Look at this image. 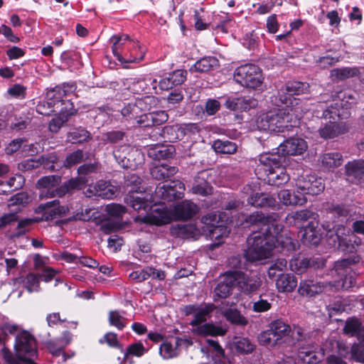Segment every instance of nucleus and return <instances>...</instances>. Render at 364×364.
<instances>
[{"label": "nucleus", "instance_id": "nucleus-64", "mask_svg": "<svg viewBox=\"0 0 364 364\" xmlns=\"http://www.w3.org/2000/svg\"><path fill=\"white\" fill-rule=\"evenodd\" d=\"M57 156L54 154H49L48 156H43L39 159V165L49 171L55 170V164L57 163Z\"/></svg>", "mask_w": 364, "mask_h": 364}, {"label": "nucleus", "instance_id": "nucleus-27", "mask_svg": "<svg viewBox=\"0 0 364 364\" xmlns=\"http://www.w3.org/2000/svg\"><path fill=\"white\" fill-rule=\"evenodd\" d=\"M347 131L348 127L345 123L331 122L321 127L318 129V133L321 138L328 139L345 134Z\"/></svg>", "mask_w": 364, "mask_h": 364}, {"label": "nucleus", "instance_id": "nucleus-8", "mask_svg": "<svg viewBox=\"0 0 364 364\" xmlns=\"http://www.w3.org/2000/svg\"><path fill=\"white\" fill-rule=\"evenodd\" d=\"M234 79L242 86L253 89L260 86L263 81L262 70L253 64H245L236 68Z\"/></svg>", "mask_w": 364, "mask_h": 364}, {"label": "nucleus", "instance_id": "nucleus-9", "mask_svg": "<svg viewBox=\"0 0 364 364\" xmlns=\"http://www.w3.org/2000/svg\"><path fill=\"white\" fill-rule=\"evenodd\" d=\"M114 156L123 168H133L143 161L141 152L129 146H122L114 151Z\"/></svg>", "mask_w": 364, "mask_h": 364}, {"label": "nucleus", "instance_id": "nucleus-63", "mask_svg": "<svg viewBox=\"0 0 364 364\" xmlns=\"http://www.w3.org/2000/svg\"><path fill=\"white\" fill-rule=\"evenodd\" d=\"M272 308V303L262 296H259V300L253 302L252 309L255 312L262 313L269 311Z\"/></svg>", "mask_w": 364, "mask_h": 364}, {"label": "nucleus", "instance_id": "nucleus-56", "mask_svg": "<svg viewBox=\"0 0 364 364\" xmlns=\"http://www.w3.org/2000/svg\"><path fill=\"white\" fill-rule=\"evenodd\" d=\"M362 328L360 321L357 318H352L346 321L343 331L346 334L351 336H357V333H358V331H360Z\"/></svg>", "mask_w": 364, "mask_h": 364}, {"label": "nucleus", "instance_id": "nucleus-10", "mask_svg": "<svg viewBox=\"0 0 364 364\" xmlns=\"http://www.w3.org/2000/svg\"><path fill=\"white\" fill-rule=\"evenodd\" d=\"M111 41L113 43V46L112 48V52L114 55L117 57V60L120 61L122 63H137L144 59V53L142 51L140 52L139 56L134 55V54L132 52L129 56L126 58L117 53L118 48H119V47L122 45H124L126 42H128L130 44H132V46L134 50H136V48L140 49L139 43L131 40L128 35L114 36L111 38Z\"/></svg>", "mask_w": 364, "mask_h": 364}, {"label": "nucleus", "instance_id": "nucleus-37", "mask_svg": "<svg viewBox=\"0 0 364 364\" xmlns=\"http://www.w3.org/2000/svg\"><path fill=\"white\" fill-rule=\"evenodd\" d=\"M176 172V167L166 164L154 166L150 170L151 176L156 180H165L173 176Z\"/></svg>", "mask_w": 364, "mask_h": 364}, {"label": "nucleus", "instance_id": "nucleus-11", "mask_svg": "<svg viewBox=\"0 0 364 364\" xmlns=\"http://www.w3.org/2000/svg\"><path fill=\"white\" fill-rule=\"evenodd\" d=\"M68 209L60 205L58 200H53L45 203L40 204L36 208V213L42 214L41 218H36V222L50 221L57 218H61L66 215Z\"/></svg>", "mask_w": 364, "mask_h": 364}, {"label": "nucleus", "instance_id": "nucleus-45", "mask_svg": "<svg viewBox=\"0 0 364 364\" xmlns=\"http://www.w3.org/2000/svg\"><path fill=\"white\" fill-rule=\"evenodd\" d=\"M282 160V157L275 154H262L259 159L260 164L264 166V171L268 168L282 167L281 166Z\"/></svg>", "mask_w": 364, "mask_h": 364}, {"label": "nucleus", "instance_id": "nucleus-29", "mask_svg": "<svg viewBox=\"0 0 364 364\" xmlns=\"http://www.w3.org/2000/svg\"><path fill=\"white\" fill-rule=\"evenodd\" d=\"M348 97V99L351 100L353 99V96L350 93H348V92H340L338 93V99L341 100V102H335L336 107H333V106L331 105L330 107H328L323 111V117L325 119H329L336 120V117H339L340 112L338 109V107H343L346 106L347 103H349L348 100H345L346 97ZM351 104V102H350Z\"/></svg>", "mask_w": 364, "mask_h": 364}, {"label": "nucleus", "instance_id": "nucleus-4", "mask_svg": "<svg viewBox=\"0 0 364 364\" xmlns=\"http://www.w3.org/2000/svg\"><path fill=\"white\" fill-rule=\"evenodd\" d=\"M215 308L213 304L203 303L199 305L196 314L190 323L193 333L201 336L225 335L226 331L222 327L205 323Z\"/></svg>", "mask_w": 364, "mask_h": 364}, {"label": "nucleus", "instance_id": "nucleus-31", "mask_svg": "<svg viewBox=\"0 0 364 364\" xmlns=\"http://www.w3.org/2000/svg\"><path fill=\"white\" fill-rule=\"evenodd\" d=\"M14 286L23 284L29 293L38 291L40 280L38 274L29 273L26 277H19L13 280Z\"/></svg>", "mask_w": 364, "mask_h": 364}, {"label": "nucleus", "instance_id": "nucleus-46", "mask_svg": "<svg viewBox=\"0 0 364 364\" xmlns=\"http://www.w3.org/2000/svg\"><path fill=\"white\" fill-rule=\"evenodd\" d=\"M360 261V257H353L346 259H343L337 261L334 264V270L332 272H336L338 275L342 277L346 272L348 268L352 264H354Z\"/></svg>", "mask_w": 364, "mask_h": 364}, {"label": "nucleus", "instance_id": "nucleus-12", "mask_svg": "<svg viewBox=\"0 0 364 364\" xmlns=\"http://www.w3.org/2000/svg\"><path fill=\"white\" fill-rule=\"evenodd\" d=\"M185 185L178 180L172 181L168 184L159 186L155 190L153 198H160L164 200L171 201L173 200L181 198L183 196ZM154 203H156L155 200Z\"/></svg>", "mask_w": 364, "mask_h": 364}, {"label": "nucleus", "instance_id": "nucleus-18", "mask_svg": "<svg viewBox=\"0 0 364 364\" xmlns=\"http://www.w3.org/2000/svg\"><path fill=\"white\" fill-rule=\"evenodd\" d=\"M283 226L279 222L277 214L268 215V223H265L262 232H259L264 237L270 240L274 245V241H279V237Z\"/></svg>", "mask_w": 364, "mask_h": 364}, {"label": "nucleus", "instance_id": "nucleus-20", "mask_svg": "<svg viewBox=\"0 0 364 364\" xmlns=\"http://www.w3.org/2000/svg\"><path fill=\"white\" fill-rule=\"evenodd\" d=\"M147 222L156 225H162L171 223L173 219L172 207L161 205L154 209L146 218Z\"/></svg>", "mask_w": 364, "mask_h": 364}, {"label": "nucleus", "instance_id": "nucleus-24", "mask_svg": "<svg viewBox=\"0 0 364 364\" xmlns=\"http://www.w3.org/2000/svg\"><path fill=\"white\" fill-rule=\"evenodd\" d=\"M203 232L213 241V242L208 246L209 249L211 250L222 245L224 242L223 238L227 237L229 234V231L223 224L204 230Z\"/></svg>", "mask_w": 364, "mask_h": 364}, {"label": "nucleus", "instance_id": "nucleus-60", "mask_svg": "<svg viewBox=\"0 0 364 364\" xmlns=\"http://www.w3.org/2000/svg\"><path fill=\"white\" fill-rule=\"evenodd\" d=\"M152 272L151 267H146L143 269L132 272L129 277L136 282H141L150 278V274Z\"/></svg>", "mask_w": 364, "mask_h": 364}, {"label": "nucleus", "instance_id": "nucleus-35", "mask_svg": "<svg viewBox=\"0 0 364 364\" xmlns=\"http://www.w3.org/2000/svg\"><path fill=\"white\" fill-rule=\"evenodd\" d=\"M319 161L323 167L328 169H334L342 165L343 158L339 152H328L322 154Z\"/></svg>", "mask_w": 364, "mask_h": 364}, {"label": "nucleus", "instance_id": "nucleus-41", "mask_svg": "<svg viewBox=\"0 0 364 364\" xmlns=\"http://www.w3.org/2000/svg\"><path fill=\"white\" fill-rule=\"evenodd\" d=\"M191 191L193 194L206 196L212 194L213 188L205 180L203 173H201L195 178V183H193Z\"/></svg>", "mask_w": 364, "mask_h": 364}, {"label": "nucleus", "instance_id": "nucleus-52", "mask_svg": "<svg viewBox=\"0 0 364 364\" xmlns=\"http://www.w3.org/2000/svg\"><path fill=\"white\" fill-rule=\"evenodd\" d=\"M202 223L204 224L203 231L209 228H214V226L220 225L223 223V220L220 215L216 213H210L202 218Z\"/></svg>", "mask_w": 364, "mask_h": 364}, {"label": "nucleus", "instance_id": "nucleus-7", "mask_svg": "<svg viewBox=\"0 0 364 364\" xmlns=\"http://www.w3.org/2000/svg\"><path fill=\"white\" fill-rule=\"evenodd\" d=\"M347 279L334 280L333 282H319L313 279L304 280L300 282L299 293L301 296H313L323 291H337L347 289L349 285H346Z\"/></svg>", "mask_w": 364, "mask_h": 364}, {"label": "nucleus", "instance_id": "nucleus-23", "mask_svg": "<svg viewBox=\"0 0 364 364\" xmlns=\"http://www.w3.org/2000/svg\"><path fill=\"white\" fill-rule=\"evenodd\" d=\"M63 89L67 90L66 92H73L75 90V86L73 85H68V88L65 89V86ZM67 94V93H65ZM66 95H64L65 96ZM63 95L60 99H55V112H58L60 116L68 119V117L73 115L75 112L74 105L70 100H63Z\"/></svg>", "mask_w": 364, "mask_h": 364}, {"label": "nucleus", "instance_id": "nucleus-32", "mask_svg": "<svg viewBox=\"0 0 364 364\" xmlns=\"http://www.w3.org/2000/svg\"><path fill=\"white\" fill-rule=\"evenodd\" d=\"M278 198L285 205H302L307 200L306 196L300 195L296 191L291 193L289 190L280 191Z\"/></svg>", "mask_w": 364, "mask_h": 364}, {"label": "nucleus", "instance_id": "nucleus-1", "mask_svg": "<svg viewBox=\"0 0 364 364\" xmlns=\"http://www.w3.org/2000/svg\"><path fill=\"white\" fill-rule=\"evenodd\" d=\"M295 107L286 106L282 109L271 110L262 114L257 120V127L270 132H282L291 127L297 126L299 121L305 112L299 102L293 100Z\"/></svg>", "mask_w": 364, "mask_h": 364}, {"label": "nucleus", "instance_id": "nucleus-55", "mask_svg": "<svg viewBox=\"0 0 364 364\" xmlns=\"http://www.w3.org/2000/svg\"><path fill=\"white\" fill-rule=\"evenodd\" d=\"M235 348L237 351L242 353H250L255 349V345L247 338L237 339L235 343Z\"/></svg>", "mask_w": 364, "mask_h": 364}, {"label": "nucleus", "instance_id": "nucleus-43", "mask_svg": "<svg viewBox=\"0 0 364 364\" xmlns=\"http://www.w3.org/2000/svg\"><path fill=\"white\" fill-rule=\"evenodd\" d=\"M359 70L357 68H342L333 69L331 71V77L333 80H344L359 75Z\"/></svg>", "mask_w": 364, "mask_h": 364}, {"label": "nucleus", "instance_id": "nucleus-44", "mask_svg": "<svg viewBox=\"0 0 364 364\" xmlns=\"http://www.w3.org/2000/svg\"><path fill=\"white\" fill-rule=\"evenodd\" d=\"M213 148L217 153L223 154H234L237 151V145L228 140H215L213 142Z\"/></svg>", "mask_w": 364, "mask_h": 364}, {"label": "nucleus", "instance_id": "nucleus-49", "mask_svg": "<svg viewBox=\"0 0 364 364\" xmlns=\"http://www.w3.org/2000/svg\"><path fill=\"white\" fill-rule=\"evenodd\" d=\"M245 222L250 225L257 226L262 230L265 223H268V215H265L262 212L256 211L249 215L246 218Z\"/></svg>", "mask_w": 364, "mask_h": 364}, {"label": "nucleus", "instance_id": "nucleus-53", "mask_svg": "<svg viewBox=\"0 0 364 364\" xmlns=\"http://www.w3.org/2000/svg\"><path fill=\"white\" fill-rule=\"evenodd\" d=\"M259 343L268 348H274L280 343L276 339L270 329L262 331L258 336Z\"/></svg>", "mask_w": 364, "mask_h": 364}, {"label": "nucleus", "instance_id": "nucleus-15", "mask_svg": "<svg viewBox=\"0 0 364 364\" xmlns=\"http://www.w3.org/2000/svg\"><path fill=\"white\" fill-rule=\"evenodd\" d=\"M235 278L236 287L244 293H250L257 291L262 284V281L258 276L249 277L247 274L233 271Z\"/></svg>", "mask_w": 364, "mask_h": 364}, {"label": "nucleus", "instance_id": "nucleus-19", "mask_svg": "<svg viewBox=\"0 0 364 364\" xmlns=\"http://www.w3.org/2000/svg\"><path fill=\"white\" fill-rule=\"evenodd\" d=\"M155 99L151 96H146L144 98L137 99L134 104H129L122 109V114L124 117L136 119L139 110L147 111L150 109V104L154 102Z\"/></svg>", "mask_w": 364, "mask_h": 364}, {"label": "nucleus", "instance_id": "nucleus-54", "mask_svg": "<svg viewBox=\"0 0 364 364\" xmlns=\"http://www.w3.org/2000/svg\"><path fill=\"white\" fill-rule=\"evenodd\" d=\"M226 319L232 323L245 326L247 323V320L237 310L228 309L224 314Z\"/></svg>", "mask_w": 364, "mask_h": 364}, {"label": "nucleus", "instance_id": "nucleus-26", "mask_svg": "<svg viewBox=\"0 0 364 364\" xmlns=\"http://www.w3.org/2000/svg\"><path fill=\"white\" fill-rule=\"evenodd\" d=\"M315 350V347L311 344L301 346L299 348L298 356L305 363L316 364L321 360L323 353L316 352Z\"/></svg>", "mask_w": 364, "mask_h": 364}, {"label": "nucleus", "instance_id": "nucleus-28", "mask_svg": "<svg viewBox=\"0 0 364 364\" xmlns=\"http://www.w3.org/2000/svg\"><path fill=\"white\" fill-rule=\"evenodd\" d=\"M318 215L309 210H301L289 213L286 217V222L289 225L296 226L312 219V221H318Z\"/></svg>", "mask_w": 364, "mask_h": 364}, {"label": "nucleus", "instance_id": "nucleus-14", "mask_svg": "<svg viewBox=\"0 0 364 364\" xmlns=\"http://www.w3.org/2000/svg\"><path fill=\"white\" fill-rule=\"evenodd\" d=\"M236 287L234 272H225L220 279L214 289V300L225 299L229 296L232 289Z\"/></svg>", "mask_w": 364, "mask_h": 364}, {"label": "nucleus", "instance_id": "nucleus-21", "mask_svg": "<svg viewBox=\"0 0 364 364\" xmlns=\"http://www.w3.org/2000/svg\"><path fill=\"white\" fill-rule=\"evenodd\" d=\"M346 179L351 183H360L364 180V160H353L345 165Z\"/></svg>", "mask_w": 364, "mask_h": 364}, {"label": "nucleus", "instance_id": "nucleus-5", "mask_svg": "<svg viewBox=\"0 0 364 364\" xmlns=\"http://www.w3.org/2000/svg\"><path fill=\"white\" fill-rule=\"evenodd\" d=\"M245 257L250 262L260 261L272 255L273 244L260 233L253 232L247 238Z\"/></svg>", "mask_w": 364, "mask_h": 364}, {"label": "nucleus", "instance_id": "nucleus-48", "mask_svg": "<svg viewBox=\"0 0 364 364\" xmlns=\"http://www.w3.org/2000/svg\"><path fill=\"white\" fill-rule=\"evenodd\" d=\"M90 138V133L83 128L75 129L68 135V141L73 144H80Z\"/></svg>", "mask_w": 364, "mask_h": 364}, {"label": "nucleus", "instance_id": "nucleus-17", "mask_svg": "<svg viewBox=\"0 0 364 364\" xmlns=\"http://www.w3.org/2000/svg\"><path fill=\"white\" fill-rule=\"evenodd\" d=\"M174 220H186L198 212V207L190 200H183L171 205Z\"/></svg>", "mask_w": 364, "mask_h": 364}, {"label": "nucleus", "instance_id": "nucleus-61", "mask_svg": "<svg viewBox=\"0 0 364 364\" xmlns=\"http://www.w3.org/2000/svg\"><path fill=\"white\" fill-rule=\"evenodd\" d=\"M324 190V184L321 178L311 176V185L309 188V195H318Z\"/></svg>", "mask_w": 364, "mask_h": 364}, {"label": "nucleus", "instance_id": "nucleus-62", "mask_svg": "<svg viewBox=\"0 0 364 364\" xmlns=\"http://www.w3.org/2000/svg\"><path fill=\"white\" fill-rule=\"evenodd\" d=\"M26 87L21 84H15L10 87L7 93L14 98L24 99L26 95Z\"/></svg>", "mask_w": 364, "mask_h": 364}, {"label": "nucleus", "instance_id": "nucleus-34", "mask_svg": "<svg viewBox=\"0 0 364 364\" xmlns=\"http://www.w3.org/2000/svg\"><path fill=\"white\" fill-rule=\"evenodd\" d=\"M279 291L291 292L297 286V279L291 274H281L276 282Z\"/></svg>", "mask_w": 364, "mask_h": 364}, {"label": "nucleus", "instance_id": "nucleus-50", "mask_svg": "<svg viewBox=\"0 0 364 364\" xmlns=\"http://www.w3.org/2000/svg\"><path fill=\"white\" fill-rule=\"evenodd\" d=\"M128 89L134 93L139 94L145 92L148 88V85L144 78H131L127 80Z\"/></svg>", "mask_w": 364, "mask_h": 364}, {"label": "nucleus", "instance_id": "nucleus-59", "mask_svg": "<svg viewBox=\"0 0 364 364\" xmlns=\"http://www.w3.org/2000/svg\"><path fill=\"white\" fill-rule=\"evenodd\" d=\"M141 183V178L135 174H132L127 178V185L131 187L129 192L132 193H142L144 188L140 186Z\"/></svg>", "mask_w": 364, "mask_h": 364}, {"label": "nucleus", "instance_id": "nucleus-40", "mask_svg": "<svg viewBox=\"0 0 364 364\" xmlns=\"http://www.w3.org/2000/svg\"><path fill=\"white\" fill-rule=\"evenodd\" d=\"M269 328L279 343L284 337L288 336L291 332L290 326L280 319L271 322Z\"/></svg>", "mask_w": 364, "mask_h": 364}, {"label": "nucleus", "instance_id": "nucleus-38", "mask_svg": "<svg viewBox=\"0 0 364 364\" xmlns=\"http://www.w3.org/2000/svg\"><path fill=\"white\" fill-rule=\"evenodd\" d=\"M328 213L334 218V223L341 222V225L350 218V210L344 205H332L328 208Z\"/></svg>", "mask_w": 364, "mask_h": 364}, {"label": "nucleus", "instance_id": "nucleus-6", "mask_svg": "<svg viewBox=\"0 0 364 364\" xmlns=\"http://www.w3.org/2000/svg\"><path fill=\"white\" fill-rule=\"evenodd\" d=\"M309 84L302 82H287L285 86L281 88L277 95L272 97V101L277 106L286 105L291 107H295L293 100H296L300 103L304 109H306L305 112L308 110L306 107H304L302 102L299 99L295 98L294 95H298L304 93L309 90Z\"/></svg>", "mask_w": 364, "mask_h": 364}, {"label": "nucleus", "instance_id": "nucleus-58", "mask_svg": "<svg viewBox=\"0 0 364 364\" xmlns=\"http://www.w3.org/2000/svg\"><path fill=\"white\" fill-rule=\"evenodd\" d=\"M287 261L285 259H277L269 268L268 276L269 278H274L277 272H283L287 269Z\"/></svg>", "mask_w": 364, "mask_h": 364}, {"label": "nucleus", "instance_id": "nucleus-51", "mask_svg": "<svg viewBox=\"0 0 364 364\" xmlns=\"http://www.w3.org/2000/svg\"><path fill=\"white\" fill-rule=\"evenodd\" d=\"M312 175H301L296 179V192L306 196L309 194V188L311 185V176Z\"/></svg>", "mask_w": 364, "mask_h": 364}, {"label": "nucleus", "instance_id": "nucleus-30", "mask_svg": "<svg viewBox=\"0 0 364 364\" xmlns=\"http://www.w3.org/2000/svg\"><path fill=\"white\" fill-rule=\"evenodd\" d=\"M267 173V178L269 184L279 186L285 184L289 180V176L284 167L265 169Z\"/></svg>", "mask_w": 364, "mask_h": 364}, {"label": "nucleus", "instance_id": "nucleus-22", "mask_svg": "<svg viewBox=\"0 0 364 364\" xmlns=\"http://www.w3.org/2000/svg\"><path fill=\"white\" fill-rule=\"evenodd\" d=\"M318 221H310L301 232V241L305 245H316L319 243L321 234L318 229Z\"/></svg>", "mask_w": 364, "mask_h": 364}, {"label": "nucleus", "instance_id": "nucleus-57", "mask_svg": "<svg viewBox=\"0 0 364 364\" xmlns=\"http://www.w3.org/2000/svg\"><path fill=\"white\" fill-rule=\"evenodd\" d=\"M312 263L313 262L307 258L295 259L291 261L290 267L292 271L297 274H302L308 267L312 265Z\"/></svg>", "mask_w": 364, "mask_h": 364}, {"label": "nucleus", "instance_id": "nucleus-42", "mask_svg": "<svg viewBox=\"0 0 364 364\" xmlns=\"http://www.w3.org/2000/svg\"><path fill=\"white\" fill-rule=\"evenodd\" d=\"M174 151L173 146L156 145L149 150V155L156 160L167 159L173 156Z\"/></svg>", "mask_w": 364, "mask_h": 364}, {"label": "nucleus", "instance_id": "nucleus-3", "mask_svg": "<svg viewBox=\"0 0 364 364\" xmlns=\"http://www.w3.org/2000/svg\"><path fill=\"white\" fill-rule=\"evenodd\" d=\"M61 177L58 175L43 176L38 179L36 186L41 189L40 198L41 199L62 197L73 190L81 189L85 183L82 178H72L59 186Z\"/></svg>", "mask_w": 364, "mask_h": 364}, {"label": "nucleus", "instance_id": "nucleus-47", "mask_svg": "<svg viewBox=\"0 0 364 364\" xmlns=\"http://www.w3.org/2000/svg\"><path fill=\"white\" fill-rule=\"evenodd\" d=\"M127 318L117 310H112L108 314V321L110 326L121 331L127 326Z\"/></svg>", "mask_w": 364, "mask_h": 364}, {"label": "nucleus", "instance_id": "nucleus-33", "mask_svg": "<svg viewBox=\"0 0 364 364\" xmlns=\"http://www.w3.org/2000/svg\"><path fill=\"white\" fill-rule=\"evenodd\" d=\"M247 202L255 207H270L274 208L277 205V201L274 198L263 193H256L250 196Z\"/></svg>", "mask_w": 364, "mask_h": 364}, {"label": "nucleus", "instance_id": "nucleus-39", "mask_svg": "<svg viewBox=\"0 0 364 364\" xmlns=\"http://www.w3.org/2000/svg\"><path fill=\"white\" fill-rule=\"evenodd\" d=\"M87 191L90 193L104 198H112L114 196V191L107 181H100L93 187L90 186Z\"/></svg>", "mask_w": 364, "mask_h": 364}, {"label": "nucleus", "instance_id": "nucleus-2", "mask_svg": "<svg viewBox=\"0 0 364 364\" xmlns=\"http://www.w3.org/2000/svg\"><path fill=\"white\" fill-rule=\"evenodd\" d=\"M18 360L6 348L2 349L4 358L9 364H36V343L34 337L27 331H22L16 338L14 345Z\"/></svg>", "mask_w": 364, "mask_h": 364}, {"label": "nucleus", "instance_id": "nucleus-16", "mask_svg": "<svg viewBox=\"0 0 364 364\" xmlns=\"http://www.w3.org/2000/svg\"><path fill=\"white\" fill-rule=\"evenodd\" d=\"M68 90L56 87L50 90L47 93V102H40L36 105V111L42 115L48 116L52 112H55V99H60L63 95H65Z\"/></svg>", "mask_w": 364, "mask_h": 364}, {"label": "nucleus", "instance_id": "nucleus-36", "mask_svg": "<svg viewBox=\"0 0 364 364\" xmlns=\"http://www.w3.org/2000/svg\"><path fill=\"white\" fill-rule=\"evenodd\" d=\"M218 60L213 56L204 57L198 61L190 68L191 72L205 73L218 67Z\"/></svg>", "mask_w": 364, "mask_h": 364}, {"label": "nucleus", "instance_id": "nucleus-25", "mask_svg": "<svg viewBox=\"0 0 364 364\" xmlns=\"http://www.w3.org/2000/svg\"><path fill=\"white\" fill-rule=\"evenodd\" d=\"M124 200L126 203L129 204L134 210L140 211L141 210L148 211L154 202V198L150 194H146L144 196L127 195Z\"/></svg>", "mask_w": 364, "mask_h": 364}, {"label": "nucleus", "instance_id": "nucleus-13", "mask_svg": "<svg viewBox=\"0 0 364 364\" xmlns=\"http://www.w3.org/2000/svg\"><path fill=\"white\" fill-rule=\"evenodd\" d=\"M308 149L306 141L298 137H292L285 140L277 148V153L285 155H301Z\"/></svg>", "mask_w": 364, "mask_h": 364}]
</instances>
